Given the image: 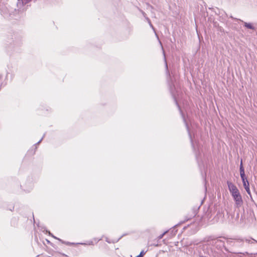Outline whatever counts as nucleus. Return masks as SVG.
Masks as SVG:
<instances>
[{"label":"nucleus","instance_id":"obj_1","mask_svg":"<svg viewBox=\"0 0 257 257\" xmlns=\"http://www.w3.org/2000/svg\"><path fill=\"white\" fill-rule=\"evenodd\" d=\"M227 184L229 191L233 197L236 207L239 208L241 207L243 204V200L238 189L231 182L227 181Z\"/></svg>","mask_w":257,"mask_h":257},{"label":"nucleus","instance_id":"obj_2","mask_svg":"<svg viewBox=\"0 0 257 257\" xmlns=\"http://www.w3.org/2000/svg\"><path fill=\"white\" fill-rule=\"evenodd\" d=\"M159 42H160V44H161V47H162V50H163V55H164V61H165V67H166V74L168 76H170V72L168 70V64H167V60H166V56H165V51L163 49V47L162 46V43L160 41H159Z\"/></svg>","mask_w":257,"mask_h":257},{"label":"nucleus","instance_id":"obj_3","mask_svg":"<svg viewBox=\"0 0 257 257\" xmlns=\"http://www.w3.org/2000/svg\"><path fill=\"white\" fill-rule=\"evenodd\" d=\"M175 100L176 101V104L178 105V107H179V109H180V112H181V114H182V117H183V118L184 121V122H185L186 126L187 129V130H188V132L189 135V136H190V138L191 141V142H192V137H191V134H190V131H189V130L188 125V124H187V123H186V120H185V118H184V115H183V114H182V111L181 110L179 106L178 105V103H177V101H176V98H175ZM192 147L194 148V145H193V143H192Z\"/></svg>","mask_w":257,"mask_h":257},{"label":"nucleus","instance_id":"obj_4","mask_svg":"<svg viewBox=\"0 0 257 257\" xmlns=\"http://www.w3.org/2000/svg\"><path fill=\"white\" fill-rule=\"evenodd\" d=\"M239 171H240V175L241 179H243L244 178H246L245 175L244 170V168L242 165V161H241V163L240 164Z\"/></svg>","mask_w":257,"mask_h":257},{"label":"nucleus","instance_id":"obj_5","mask_svg":"<svg viewBox=\"0 0 257 257\" xmlns=\"http://www.w3.org/2000/svg\"><path fill=\"white\" fill-rule=\"evenodd\" d=\"M242 181L243 186L244 188H247L249 187V182L246 178H244L243 179H241Z\"/></svg>","mask_w":257,"mask_h":257},{"label":"nucleus","instance_id":"obj_6","mask_svg":"<svg viewBox=\"0 0 257 257\" xmlns=\"http://www.w3.org/2000/svg\"><path fill=\"white\" fill-rule=\"evenodd\" d=\"M242 22L244 23V26L246 28L251 29V30H254L255 27L252 25L251 23H247L246 22H244L242 21Z\"/></svg>","mask_w":257,"mask_h":257},{"label":"nucleus","instance_id":"obj_7","mask_svg":"<svg viewBox=\"0 0 257 257\" xmlns=\"http://www.w3.org/2000/svg\"><path fill=\"white\" fill-rule=\"evenodd\" d=\"M168 84H169V86L170 92L172 93V94L173 95H174V86L173 84H171V83L169 81H168Z\"/></svg>","mask_w":257,"mask_h":257},{"label":"nucleus","instance_id":"obj_8","mask_svg":"<svg viewBox=\"0 0 257 257\" xmlns=\"http://www.w3.org/2000/svg\"><path fill=\"white\" fill-rule=\"evenodd\" d=\"M245 241L246 242L248 243H253L254 242L257 243V240L253 239V238H251V239H245Z\"/></svg>","mask_w":257,"mask_h":257},{"label":"nucleus","instance_id":"obj_9","mask_svg":"<svg viewBox=\"0 0 257 257\" xmlns=\"http://www.w3.org/2000/svg\"><path fill=\"white\" fill-rule=\"evenodd\" d=\"M49 234H51V235L53 237H54L55 238H56V239H57L59 240V241H61L63 243H65V244H71V243H70V242H65V241H63L62 240H61V239H60V238H57V237H55V236H53L52 234H51V233L50 232H49Z\"/></svg>","mask_w":257,"mask_h":257},{"label":"nucleus","instance_id":"obj_10","mask_svg":"<svg viewBox=\"0 0 257 257\" xmlns=\"http://www.w3.org/2000/svg\"><path fill=\"white\" fill-rule=\"evenodd\" d=\"M31 0H21L22 1V4L23 5H26L27 4H28V3H29Z\"/></svg>","mask_w":257,"mask_h":257},{"label":"nucleus","instance_id":"obj_11","mask_svg":"<svg viewBox=\"0 0 257 257\" xmlns=\"http://www.w3.org/2000/svg\"><path fill=\"white\" fill-rule=\"evenodd\" d=\"M244 189L246 190V191L247 193V194L251 197V193H250V189H249V187H247V188H244Z\"/></svg>","mask_w":257,"mask_h":257},{"label":"nucleus","instance_id":"obj_12","mask_svg":"<svg viewBox=\"0 0 257 257\" xmlns=\"http://www.w3.org/2000/svg\"><path fill=\"white\" fill-rule=\"evenodd\" d=\"M146 19L147 20V21H148V22L150 27L152 28V29H153L154 31H155V29L153 27V25H152V24L151 23V21L150 20V19L148 18H147Z\"/></svg>","mask_w":257,"mask_h":257},{"label":"nucleus","instance_id":"obj_13","mask_svg":"<svg viewBox=\"0 0 257 257\" xmlns=\"http://www.w3.org/2000/svg\"><path fill=\"white\" fill-rule=\"evenodd\" d=\"M167 232V231L164 232L163 234H161L159 236V239H161L163 238V236Z\"/></svg>","mask_w":257,"mask_h":257},{"label":"nucleus","instance_id":"obj_14","mask_svg":"<svg viewBox=\"0 0 257 257\" xmlns=\"http://www.w3.org/2000/svg\"><path fill=\"white\" fill-rule=\"evenodd\" d=\"M45 135L44 134L43 135V137L42 138V139L39 141H38V142L36 145H38V144H39L41 142V141H42V140H43V138L44 137Z\"/></svg>","mask_w":257,"mask_h":257},{"label":"nucleus","instance_id":"obj_15","mask_svg":"<svg viewBox=\"0 0 257 257\" xmlns=\"http://www.w3.org/2000/svg\"><path fill=\"white\" fill-rule=\"evenodd\" d=\"M106 241H107V242H108V243H111V242H110V241H109L108 240V238H106Z\"/></svg>","mask_w":257,"mask_h":257},{"label":"nucleus","instance_id":"obj_16","mask_svg":"<svg viewBox=\"0 0 257 257\" xmlns=\"http://www.w3.org/2000/svg\"><path fill=\"white\" fill-rule=\"evenodd\" d=\"M120 238V237L119 238L117 239V240H116V241H118Z\"/></svg>","mask_w":257,"mask_h":257},{"label":"nucleus","instance_id":"obj_17","mask_svg":"<svg viewBox=\"0 0 257 257\" xmlns=\"http://www.w3.org/2000/svg\"><path fill=\"white\" fill-rule=\"evenodd\" d=\"M63 255H64V256H66V255H65V254H64V253L63 254Z\"/></svg>","mask_w":257,"mask_h":257}]
</instances>
